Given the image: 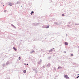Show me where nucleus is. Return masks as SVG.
I'll return each instance as SVG.
<instances>
[{"mask_svg":"<svg viewBox=\"0 0 79 79\" xmlns=\"http://www.w3.org/2000/svg\"><path fill=\"white\" fill-rule=\"evenodd\" d=\"M64 44L66 45H68V43L67 42H65Z\"/></svg>","mask_w":79,"mask_h":79,"instance_id":"obj_1","label":"nucleus"},{"mask_svg":"<svg viewBox=\"0 0 79 79\" xmlns=\"http://www.w3.org/2000/svg\"><path fill=\"white\" fill-rule=\"evenodd\" d=\"M65 77V78H66L67 79H68V77L67 75H65L64 76Z\"/></svg>","mask_w":79,"mask_h":79,"instance_id":"obj_2","label":"nucleus"},{"mask_svg":"<svg viewBox=\"0 0 79 79\" xmlns=\"http://www.w3.org/2000/svg\"><path fill=\"white\" fill-rule=\"evenodd\" d=\"M13 49H14L15 51H16L17 50L16 48H15V47L13 48Z\"/></svg>","mask_w":79,"mask_h":79,"instance_id":"obj_3","label":"nucleus"},{"mask_svg":"<svg viewBox=\"0 0 79 79\" xmlns=\"http://www.w3.org/2000/svg\"><path fill=\"white\" fill-rule=\"evenodd\" d=\"M23 73H26V70H24L23 71Z\"/></svg>","mask_w":79,"mask_h":79,"instance_id":"obj_4","label":"nucleus"},{"mask_svg":"<svg viewBox=\"0 0 79 79\" xmlns=\"http://www.w3.org/2000/svg\"><path fill=\"white\" fill-rule=\"evenodd\" d=\"M46 27V28H48V27H49V26H47V27Z\"/></svg>","mask_w":79,"mask_h":79,"instance_id":"obj_5","label":"nucleus"},{"mask_svg":"<svg viewBox=\"0 0 79 79\" xmlns=\"http://www.w3.org/2000/svg\"><path fill=\"white\" fill-rule=\"evenodd\" d=\"M32 13H34V11H32L31 13V15H32Z\"/></svg>","mask_w":79,"mask_h":79,"instance_id":"obj_6","label":"nucleus"},{"mask_svg":"<svg viewBox=\"0 0 79 79\" xmlns=\"http://www.w3.org/2000/svg\"><path fill=\"white\" fill-rule=\"evenodd\" d=\"M61 68H62V67H59L58 68V69H60Z\"/></svg>","mask_w":79,"mask_h":79,"instance_id":"obj_7","label":"nucleus"},{"mask_svg":"<svg viewBox=\"0 0 79 79\" xmlns=\"http://www.w3.org/2000/svg\"><path fill=\"white\" fill-rule=\"evenodd\" d=\"M19 60H20L21 59V57L20 56L19 58Z\"/></svg>","mask_w":79,"mask_h":79,"instance_id":"obj_8","label":"nucleus"},{"mask_svg":"<svg viewBox=\"0 0 79 79\" xmlns=\"http://www.w3.org/2000/svg\"><path fill=\"white\" fill-rule=\"evenodd\" d=\"M62 16H64V14H62Z\"/></svg>","mask_w":79,"mask_h":79,"instance_id":"obj_9","label":"nucleus"},{"mask_svg":"<svg viewBox=\"0 0 79 79\" xmlns=\"http://www.w3.org/2000/svg\"><path fill=\"white\" fill-rule=\"evenodd\" d=\"M71 56H73V54H71Z\"/></svg>","mask_w":79,"mask_h":79,"instance_id":"obj_10","label":"nucleus"},{"mask_svg":"<svg viewBox=\"0 0 79 79\" xmlns=\"http://www.w3.org/2000/svg\"><path fill=\"white\" fill-rule=\"evenodd\" d=\"M78 77H77V79H78Z\"/></svg>","mask_w":79,"mask_h":79,"instance_id":"obj_11","label":"nucleus"},{"mask_svg":"<svg viewBox=\"0 0 79 79\" xmlns=\"http://www.w3.org/2000/svg\"><path fill=\"white\" fill-rule=\"evenodd\" d=\"M51 51H52V50H50V52H51Z\"/></svg>","mask_w":79,"mask_h":79,"instance_id":"obj_12","label":"nucleus"},{"mask_svg":"<svg viewBox=\"0 0 79 79\" xmlns=\"http://www.w3.org/2000/svg\"><path fill=\"white\" fill-rule=\"evenodd\" d=\"M28 65V64H27V65Z\"/></svg>","mask_w":79,"mask_h":79,"instance_id":"obj_13","label":"nucleus"},{"mask_svg":"<svg viewBox=\"0 0 79 79\" xmlns=\"http://www.w3.org/2000/svg\"><path fill=\"white\" fill-rule=\"evenodd\" d=\"M78 77H79V76H78Z\"/></svg>","mask_w":79,"mask_h":79,"instance_id":"obj_14","label":"nucleus"},{"mask_svg":"<svg viewBox=\"0 0 79 79\" xmlns=\"http://www.w3.org/2000/svg\"><path fill=\"white\" fill-rule=\"evenodd\" d=\"M25 65H26V64H25Z\"/></svg>","mask_w":79,"mask_h":79,"instance_id":"obj_15","label":"nucleus"},{"mask_svg":"<svg viewBox=\"0 0 79 79\" xmlns=\"http://www.w3.org/2000/svg\"><path fill=\"white\" fill-rule=\"evenodd\" d=\"M4 6V5H3V6Z\"/></svg>","mask_w":79,"mask_h":79,"instance_id":"obj_16","label":"nucleus"}]
</instances>
